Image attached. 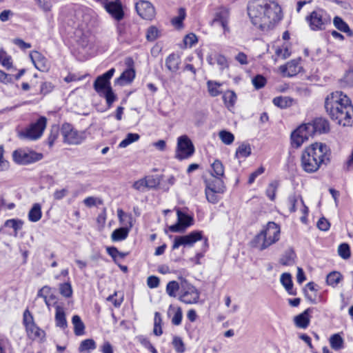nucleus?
<instances>
[{
  "label": "nucleus",
  "mask_w": 353,
  "mask_h": 353,
  "mask_svg": "<svg viewBox=\"0 0 353 353\" xmlns=\"http://www.w3.org/2000/svg\"><path fill=\"white\" fill-rule=\"evenodd\" d=\"M307 289L312 292H316L317 290L316 289V284L313 282H309L307 283L305 288L304 289V294L307 299L310 301L314 303L315 301V295H312L307 292Z\"/></svg>",
  "instance_id": "bf43d9fd"
},
{
  "label": "nucleus",
  "mask_w": 353,
  "mask_h": 353,
  "mask_svg": "<svg viewBox=\"0 0 353 353\" xmlns=\"http://www.w3.org/2000/svg\"><path fill=\"white\" fill-rule=\"evenodd\" d=\"M305 21L312 31L324 30L331 24V16L323 9L313 10L306 17Z\"/></svg>",
  "instance_id": "39448f33"
},
{
  "label": "nucleus",
  "mask_w": 353,
  "mask_h": 353,
  "mask_svg": "<svg viewBox=\"0 0 353 353\" xmlns=\"http://www.w3.org/2000/svg\"><path fill=\"white\" fill-rule=\"evenodd\" d=\"M0 63L1 65L9 69L12 67V58L3 50H0Z\"/></svg>",
  "instance_id": "8fccbe9b"
},
{
  "label": "nucleus",
  "mask_w": 353,
  "mask_h": 353,
  "mask_svg": "<svg viewBox=\"0 0 353 353\" xmlns=\"http://www.w3.org/2000/svg\"><path fill=\"white\" fill-rule=\"evenodd\" d=\"M172 345L177 353H183L185 351V345L182 339L174 336L172 340Z\"/></svg>",
  "instance_id": "09e8293b"
},
{
  "label": "nucleus",
  "mask_w": 353,
  "mask_h": 353,
  "mask_svg": "<svg viewBox=\"0 0 353 353\" xmlns=\"http://www.w3.org/2000/svg\"><path fill=\"white\" fill-rule=\"evenodd\" d=\"M229 18V11L225 8H219L214 16L212 23L220 25L223 27L224 30L228 28V21Z\"/></svg>",
  "instance_id": "4be33fe9"
},
{
  "label": "nucleus",
  "mask_w": 353,
  "mask_h": 353,
  "mask_svg": "<svg viewBox=\"0 0 353 353\" xmlns=\"http://www.w3.org/2000/svg\"><path fill=\"white\" fill-rule=\"evenodd\" d=\"M83 203L88 208L95 206L97 205L103 204V201L99 198L94 196H88L83 200Z\"/></svg>",
  "instance_id": "69168bd1"
},
{
  "label": "nucleus",
  "mask_w": 353,
  "mask_h": 353,
  "mask_svg": "<svg viewBox=\"0 0 353 353\" xmlns=\"http://www.w3.org/2000/svg\"><path fill=\"white\" fill-rule=\"evenodd\" d=\"M137 14L143 19L152 20L155 16V9L148 1L140 0L135 4Z\"/></svg>",
  "instance_id": "4468645a"
},
{
  "label": "nucleus",
  "mask_w": 353,
  "mask_h": 353,
  "mask_svg": "<svg viewBox=\"0 0 353 353\" xmlns=\"http://www.w3.org/2000/svg\"><path fill=\"white\" fill-rule=\"evenodd\" d=\"M251 154V148L250 144L243 143L236 149L235 157L237 159L247 158Z\"/></svg>",
  "instance_id": "f704fd0d"
},
{
  "label": "nucleus",
  "mask_w": 353,
  "mask_h": 353,
  "mask_svg": "<svg viewBox=\"0 0 353 353\" xmlns=\"http://www.w3.org/2000/svg\"><path fill=\"white\" fill-rule=\"evenodd\" d=\"M219 135L221 141L225 145L232 144L234 140V134L232 132L225 130L220 131Z\"/></svg>",
  "instance_id": "a18cd8bd"
},
{
  "label": "nucleus",
  "mask_w": 353,
  "mask_h": 353,
  "mask_svg": "<svg viewBox=\"0 0 353 353\" xmlns=\"http://www.w3.org/2000/svg\"><path fill=\"white\" fill-rule=\"evenodd\" d=\"M55 309L56 312L54 320L56 326L62 330L66 329L68 327V322L63 307L57 305H56Z\"/></svg>",
  "instance_id": "b1692460"
},
{
  "label": "nucleus",
  "mask_w": 353,
  "mask_h": 353,
  "mask_svg": "<svg viewBox=\"0 0 353 353\" xmlns=\"http://www.w3.org/2000/svg\"><path fill=\"white\" fill-rule=\"evenodd\" d=\"M183 42L186 47L191 48L197 42V37L193 33L188 34L185 37Z\"/></svg>",
  "instance_id": "338daca9"
},
{
  "label": "nucleus",
  "mask_w": 353,
  "mask_h": 353,
  "mask_svg": "<svg viewBox=\"0 0 353 353\" xmlns=\"http://www.w3.org/2000/svg\"><path fill=\"white\" fill-rule=\"evenodd\" d=\"M251 244L252 247L258 248L259 250H263L270 247V243L267 241L262 230L254 237Z\"/></svg>",
  "instance_id": "393cba45"
},
{
  "label": "nucleus",
  "mask_w": 353,
  "mask_h": 353,
  "mask_svg": "<svg viewBox=\"0 0 353 353\" xmlns=\"http://www.w3.org/2000/svg\"><path fill=\"white\" fill-rule=\"evenodd\" d=\"M160 36V31L155 26H150L146 32V39L148 41H154Z\"/></svg>",
  "instance_id": "5fc2aeb1"
},
{
  "label": "nucleus",
  "mask_w": 353,
  "mask_h": 353,
  "mask_svg": "<svg viewBox=\"0 0 353 353\" xmlns=\"http://www.w3.org/2000/svg\"><path fill=\"white\" fill-rule=\"evenodd\" d=\"M180 57L175 53L170 54L165 59V66L171 72H175L179 69Z\"/></svg>",
  "instance_id": "bb28decb"
},
{
  "label": "nucleus",
  "mask_w": 353,
  "mask_h": 353,
  "mask_svg": "<svg viewBox=\"0 0 353 353\" xmlns=\"http://www.w3.org/2000/svg\"><path fill=\"white\" fill-rule=\"evenodd\" d=\"M205 190H213L214 192H224V182L221 177L212 176L205 180Z\"/></svg>",
  "instance_id": "aec40b11"
},
{
  "label": "nucleus",
  "mask_w": 353,
  "mask_h": 353,
  "mask_svg": "<svg viewBox=\"0 0 353 353\" xmlns=\"http://www.w3.org/2000/svg\"><path fill=\"white\" fill-rule=\"evenodd\" d=\"M134 77V70L133 68H128L122 72L119 77L114 80V84L123 86L131 83Z\"/></svg>",
  "instance_id": "5701e85b"
},
{
  "label": "nucleus",
  "mask_w": 353,
  "mask_h": 353,
  "mask_svg": "<svg viewBox=\"0 0 353 353\" xmlns=\"http://www.w3.org/2000/svg\"><path fill=\"white\" fill-rule=\"evenodd\" d=\"M204 239L202 231L194 230L185 235L175 236L172 248L176 250L181 245L192 247L196 242Z\"/></svg>",
  "instance_id": "9d476101"
},
{
  "label": "nucleus",
  "mask_w": 353,
  "mask_h": 353,
  "mask_svg": "<svg viewBox=\"0 0 353 353\" xmlns=\"http://www.w3.org/2000/svg\"><path fill=\"white\" fill-rule=\"evenodd\" d=\"M140 136L137 133H128L125 138L120 142L119 147L121 148H126L130 144L138 141Z\"/></svg>",
  "instance_id": "a19ab883"
},
{
  "label": "nucleus",
  "mask_w": 353,
  "mask_h": 353,
  "mask_svg": "<svg viewBox=\"0 0 353 353\" xmlns=\"http://www.w3.org/2000/svg\"><path fill=\"white\" fill-rule=\"evenodd\" d=\"M117 216L122 227L129 228L130 230L133 227V217L131 214L126 213L121 209L117 210Z\"/></svg>",
  "instance_id": "a878e982"
},
{
  "label": "nucleus",
  "mask_w": 353,
  "mask_h": 353,
  "mask_svg": "<svg viewBox=\"0 0 353 353\" xmlns=\"http://www.w3.org/2000/svg\"><path fill=\"white\" fill-rule=\"evenodd\" d=\"M338 254L343 259H349L350 257V245L345 243L340 244L338 248Z\"/></svg>",
  "instance_id": "603ef678"
},
{
  "label": "nucleus",
  "mask_w": 353,
  "mask_h": 353,
  "mask_svg": "<svg viewBox=\"0 0 353 353\" xmlns=\"http://www.w3.org/2000/svg\"><path fill=\"white\" fill-rule=\"evenodd\" d=\"M280 281L281 284L290 294H296V292L293 290V283L292 280V276L290 273H283L281 276Z\"/></svg>",
  "instance_id": "cd10ccee"
},
{
  "label": "nucleus",
  "mask_w": 353,
  "mask_h": 353,
  "mask_svg": "<svg viewBox=\"0 0 353 353\" xmlns=\"http://www.w3.org/2000/svg\"><path fill=\"white\" fill-rule=\"evenodd\" d=\"M177 223L169 227L172 232H182L192 223V219L188 214L177 210Z\"/></svg>",
  "instance_id": "dca6fc26"
},
{
  "label": "nucleus",
  "mask_w": 353,
  "mask_h": 353,
  "mask_svg": "<svg viewBox=\"0 0 353 353\" xmlns=\"http://www.w3.org/2000/svg\"><path fill=\"white\" fill-rule=\"evenodd\" d=\"M252 83L255 89L259 90L265 85L267 80L263 75L257 74L252 78Z\"/></svg>",
  "instance_id": "864d4df0"
},
{
  "label": "nucleus",
  "mask_w": 353,
  "mask_h": 353,
  "mask_svg": "<svg viewBox=\"0 0 353 353\" xmlns=\"http://www.w3.org/2000/svg\"><path fill=\"white\" fill-rule=\"evenodd\" d=\"M185 10L184 8H181L178 12V16L174 17L172 19V23L176 27H181L183 23V21L185 17Z\"/></svg>",
  "instance_id": "13d9d810"
},
{
  "label": "nucleus",
  "mask_w": 353,
  "mask_h": 353,
  "mask_svg": "<svg viewBox=\"0 0 353 353\" xmlns=\"http://www.w3.org/2000/svg\"><path fill=\"white\" fill-rule=\"evenodd\" d=\"M207 85L208 92L212 97H216L221 94L219 88L221 85V83L210 80L207 82Z\"/></svg>",
  "instance_id": "c03bdc74"
},
{
  "label": "nucleus",
  "mask_w": 353,
  "mask_h": 353,
  "mask_svg": "<svg viewBox=\"0 0 353 353\" xmlns=\"http://www.w3.org/2000/svg\"><path fill=\"white\" fill-rule=\"evenodd\" d=\"M341 85L343 87H353V70L347 71L341 80Z\"/></svg>",
  "instance_id": "3c124183"
},
{
  "label": "nucleus",
  "mask_w": 353,
  "mask_h": 353,
  "mask_svg": "<svg viewBox=\"0 0 353 353\" xmlns=\"http://www.w3.org/2000/svg\"><path fill=\"white\" fill-rule=\"evenodd\" d=\"M343 276L339 272H332L327 274L326 282L327 285L335 287L342 280Z\"/></svg>",
  "instance_id": "58836bf2"
},
{
  "label": "nucleus",
  "mask_w": 353,
  "mask_h": 353,
  "mask_svg": "<svg viewBox=\"0 0 353 353\" xmlns=\"http://www.w3.org/2000/svg\"><path fill=\"white\" fill-rule=\"evenodd\" d=\"M26 329L29 337L33 339L40 338L44 334V332L41 330L35 323L29 325L28 326L26 327Z\"/></svg>",
  "instance_id": "4c0bfd02"
},
{
  "label": "nucleus",
  "mask_w": 353,
  "mask_h": 353,
  "mask_svg": "<svg viewBox=\"0 0 353 353\" xmlns=\"http://www.w3.org/2000/svg\"><path fill=\"white\" fill-rule=\"evenodd\" d=\"M212 176L221 177L224 176V166L220 160L216 159L212 164Z\"/></svg>",
  "instance_id": "e433bc0d"
},
{
  "label": "nucleus",
  "mask_w": 353,
  "mask_h": 353,
  "mask_svg": "<svg viewBox=\"0 0 353 353\" xmlns=\"http://www.w3.org/2000/svg\"><path fill=\"white\" fill-rule=\"evenodd\" d=\"M31 61L34 67L41 71L45 72L48 70V63L47 59L38 51H34L30 54Z\"/></svg>",
  "instance_id": "6ab92c4d"
},
{
  "label": "nucleus",
  "mask_w": 353,
  "mask_h": 353,
  "mask_svg": "<svg viewBox=\"0 0 353 353\" xmlns=\"http://www.w3.org/2000/svg\"><path fill=\"white\" fill-rule=\"evenodd\" d=\"M114 72L115 69L112 68L97 77L94 82L93 87L97 93L102 94V92L108 90V88H112L110 80L113 77Z\"/></svg>",
  "instance_id": "f8f14e48"
},
{
  "label": "nucleus",
  "mask_w": 353,
  "mask_h": 353,
  "mask_svg": "<svg viewBox=\"0 0 353 353\" xmlns=\"http://www.w3.org/2000/svg\"><path fill=\"white\" fill-rule=\"evenodd\" d=\"M274 105L284 109L290 107L292 105L293 99L289 97H277L272 101Z\"/></svg>",
  "instance_id": "72a5a7b5"
},
{
  "label": "nucleus",
  "mask_w": 353,
  "mask_h": 353,
  "mask_svg": "<svg viewBox=\"0 0 353 353\" xmlns=\"http://www.w3.org/2000/svg\"><path fill=\"white\" fill-rule=\"evenodd\" d=\"M301 59L292 60L286 65H281L280 70L284 76L289 77H294L299 73L302 69L300 65Z\"/></svg>",
  "instance_id": "a211bd4d"
},
{
  "label": "nucleus",
  "mask_w": 353,
  "mask_h": 353,
  "mask_svg": "<svg viewBox=\"0 0 353 353\" xmlns=\"http://www.w3.org/2000/svg\"><path fill=\"white\" fill-rule=\"evenodd\" d=\"M296 254L292 250H286L282 256L280 258L279 262L281 265L285 266H290L294 265Z\"/></svg>",
  "instance_id": "473e14b6"
},
{
  "label": "nucleus",
  "mask_w": 353,
  "mask_h": 353,
  "mask_svg": "<svg viewBox=\"0 0 353 353\" xmlns=\"http://www.w3.org/2000/svg\"><path fill=\"white\" fill-rule=\"evenodd\" d=\"M4 150L2 145H0V172H4L9 169L10 163L4 159Z\"/></svg>",
  "instance_id": "e2e57ef3"
},
{
  "label": "nucleus",
  "mask_w": 353,
  "mask_h": 353,
  "mask_svg": "<svg viewBox=\"0 0 353 353\" xmlns=\"http://www.w3.org/2000/svg\"><path fill=\"white\" fill-rule=\"evenodd\" d=\"M333 23L339 31L347 33L349 36L352 35V32L349 26L341 17L336 16L333 19Z\"/></svg>",
  "instance_id": "7c9ffc66"
},
{
  "label": "nucleus",
  "mask_w": 353,
  "mask_h": 353,
  "mask_svg": "<svg viewBox=\"0 0 353 353\" xmlns=\"http://www.w3.org/2000/svg\"><path fill=\"white\" fill-rule=\"evenodd\" d=\"M204 239L202 231L194 230L185 235L175 236L172 248L176 250L181 245L192 247L196 242Z\"/></svg>",
  "instance_id": "9b49d317"
},
{
  "label": "nucleus",
  "mask_w": 353,
  "mask_h": 353,
  "mask_svg": "<svg viewBox=\"0 0 353 353\" xmlns=\"http://www.w3.org/2000/svg\"><path fill=\"white\" fill-rule=\"evenodd\" d=\"M100 95L105 99L106 103L109 108L112 106L114 101L117 99V96L114 93L112 88H108V90H105V92H102V94Z\"/></svg>",
  "instance_id": "49530a36"
},
{
  "label": "nucleus",
  "mask_w": 353,
  "mask_h": 353,
  "mask_svg": "<svg viewBox=\"0 0 353 353\" xmlns=\"http://www.w3.org/2000/svg\"><path fill=\"white\" fill-rule=\"evenodd\" d=\"M39 7L45 12H49L51 10L52 4L50 0H34Z\"/></svg>",
  "instance_id": "0e129e2a"
},
{
  "label": "nucleus",
  "mask_w": 353,
  "mask_h": 353,
  "mask_svg": "<svg viewBox=\"0 0 353 353\" xmlns=\"http://www.w3.org/2000/svg\"><path fill=\"white\" fill-rule=\"evenodd\" d=\"M223 192H214L213 190H205V196L208 202L211 203H216L219 201V196L217 194L223 193Z\"/></svg>",
  "instance_id": "052dcab7"
},
{
  "label": "nucleus",
  "mask_w": 353,
  "mask_h": 353,
  "mask_svg": "<svg viewBox=\"0 0 353 353\" xmlns=\"http://www.w3.org/2000/svg\"><path fill=\"white\" fill-rule=\"evenodd\" d=\"M262 231L265 236L267 241L270 243V246L279 241L280 228L274 222H269Z\"/></svg>",
  "instance_id": "f3484780"
},
{
  "label": "nucleus",
  "mask_w": 353,
  "mask_h": 353,
  "mask_svg": "<svg viewBox=\"0 0 353 353\" xmlns=\"http://www.w3.org/2000/svg\"><path fill=\"white\" fill-rule=\"evenodd\" d=\"M325 108L330 118L338 124L353 125V106L348 97L342 92L336 91L327 95Z\"/></svg>",
  "instance_id": "f03ea898"
},
{
  "label": "nucleus",
  "mask_w": 353,
  "mask_h": 353,
  "mask_svg": "<svg viewBox=\"0 0 353 353\" xmlns=\"http://www.w3.org/2000/svg\"><path fill=\"white\" fill-rule=\"evenodd\" d=\"M215 61L221 70H223L225 68H228V60L225 56L215 53Z\"/></svg>",
  "instance_id": "680f3d73"
},
{
  "label": "nucleus",
  "mask_w": 353,
  "mask_h": 353,
  "mask_svg": "<svg viewBox=\"0 0 353 353\" xmlns=\"http://www.w3.org/2000/svg\"><path fill=\"white\" fill-rule=\"evenodd\" d=\"M146 186L148 189L155 188L159 184V181L153 176H148L145 177Z\"/></svg>",
  "instance_id": "774afa93"
},
{
  "label": "nucleus",
  "mask_w": 353,
  "mask_h": 353,
  "mask_svg": "<svg viewBox=\"0 0 353 353\" xmlns=\"http://www.w3.org/2000/svg\"><path fill=\"white\" fill-rule=\"evenodd\" d=\"M97 347L95 341L92 339H88L81 341L79 351L82 353H88Z\"/></svg>",
  "instance_id": "c9c22d12"
},
{
  "label": "nucleus",
  "mask_w": 353,
  "mask_h": 353,
  "mask_svg": "<svg viewBox=\"0 0 353 353\" xmlns=\"http://www.w3.org/2000/svg\"><path fill=\"white\" fill-rule=\"evenodd\" d=\"M330 345L334 350H339L343 347V339L339 334H334L330 339Z\"/></svg>",
  "instance_id": "ea45409f"
},
{
  "label": "nucleus",
  "mask_w": 353,
  "mask_h": 353,
  "mask_svg": "<svg viewBox=\"0 0 353 353\" xmlns=\"http://www.w3.org/2000/svg\"><path fill=\"white\" fill-rule=\"evenodd\" d=\"M60 294L66 298H69L72 295V289L70 283H63L59 286Z\"/></svg>",
  "instance_id": "6e6d98bb"
},
{
  "label": "nucleus",
  "mask_w": 353,
  "mask_h": 353,
  "mask_svg": "<svg viewBox=\"0 0 353 353\" xmlns=\"http://www.w3.org/2000/svg\"><path fill=\"white\" fill-rule=\"evenodd\" d=\"M42 216L41 206L39 203H34L28 212V219L31 222L39 221Z\"/></svg>",
  "instance_id": "c756f323"
},
{
  "label": "nucleus",
  "mask_w": 353,
  "mask_h": 353,
  "mask_svg": "<svg viewBox=\"0 0 353 353\" xmlns=\"http://www.w3.org/2000/svg\"><path fill=\"white\" fill-rule=\"evenodd\" d=\"M312 312V309L309 307L304 310L302 313L294 318L295 325L301 329H305L308 327L310 319V314Z\"/></svg>",
  "instance_id": "412c9836"
},
{
  "label": "nucleus",
  "mask_w": 353,
  "mask_h": 353,
  "mask_svg": "<svg viewBox=\"0 0 353 353\" xmlns=\"http://www.w3.org/2000/svg\"><path fill=\"white\" fill-rule=\"evenodd\" d=\"M130 231L129 228L126 227L115 229L111 234L112 241H121L125 240L128 237Z\"/></svg>",
  "instance_id": "c85d7f7f"
},
{
  "label": "nucleus",
  "mask_w": 353,
  "mask_h": 353,
  "mask_svg": "<svg viewBox=\"0 0 353 353\" xmlns=\"http://www.w3.org/2000/svg\"><path fill=\"white\" fill-rule=\"evenodd\" d=\"M330 130L328 121L323 118H316L311 123L298 127L291 134V143L294 148H299L304 141L316 133H327Z\"/></svg>",
  "instance_id": "20e7f679"
},
{
  "label": "nucleus",
  "mask_w": 353,
  "mask_h": 353,
  "mask_svg": "<svg viewBox=\"0 0 353 353\" xmlns=\"http://www.w3.org/2000/svg\"><path fill=\"white\" fill-rule=\"evenodd\" d=\"M4 225L7 228H12L14 231V236L17 235L18 230H21L23 225V221L19 219H8L7 220Z\"/></svg>",
  "instance_id": "37998d69"
},
{
  "label": "nucleus",
  "mask_w": 353,
  "mask_h": 353,
  "mask_svg": "<svg viewBox=\"0 0 353 353\" xmlns=\"http://www.w3.org/2000/svg\"><path fill=\"white\" fill-rule=\"evenodd\" d=\"M43 158L41 153L33 150L19 148L12 152V159L17 164L28 165L40 161Z\"/></svg>",
  "instance_id": "6e6552de"
},
{
  "label": "nucleus",
  "mask_w": 353,
  "mask_h": 353,
  "mask_svg": "<svg viewBox=\"0 0 353 353\" xmlns=\"http://www.w3.org/2000/svg\"><path fill=\"white\" fill-rule=\"evenodd\" d=\"M104 8L116 21H120L124 17L123 5L120 0L107 1L104 3Z\"/></svg>",
  "instance_id": "ddd939ff"
},
{
  "label": "nucleus",
  "mask_w": 353,
  "mask_h": 353,
  "mask_svg": "<svg viewBox=\"0 0 353 353\" xmlns=\"http://www.w3.org/2000/svg\"><path fill=\"white\" fill-rule=\"evenodd\" d=\"M61 134L63 138V142L68 145H79L86 138L83 131H78L68 123H65L61 128Z\"/></svg>",
  "instance_id": "0eeeda50"
},
{
  "label": "nucleus",
  "mask_w": 353,
  "mask_h": 353,
  "mask_svg": "<svg viewBox=\"0 0 353 353\" xmlns=\"http://www.w3.org/2000/svg\"><path fill=\"white\" fill-rule=\"evenodd\" d=\"M179 288V284L177 281H170L166 285V293L171 297H175L176 296V292Z\"/></svg>",
  "instance_id": "de8ad7c7"
},
{
  "label": "nucleus",
  "mask_w": 353,
  "mask_h": 353,
  "mask_svg": "<svg viewBox=\"0 0 353 353\" xmlns=\"http://www.w3.org/2000/svg\"><path fill=\"white\" fill-rule=\"evenodd\" d=\"M47 119L41 116L38 119L32 123L26 130L19 132L21 139L34 141L39 139L43 134L46 128Z\"/></svg>",
  "instance_id": "423d86ee"
},
{
  "label": "nucleus",
  "mask_w": 353,
  "mask_h": 353,
  "mask_svg": "<svg viewBox=\"0 0 353 353\" xmlns=\"http://www.w3.org/2000/svg\"><path fill=\"white\" fill-rule=\"evenodd\" d=\"M223 99L225 103V104L228 107H232L234 106L236 100V95L234 92L232 90H228L224 92L223 95Z\"/></svg>",
  "instance_id": "79ce46f5"
},
{
  "label": "nucleus",
  "mask_w": 353,
  "mask_h": 353,
  "mask_svg": "<svg viewBox=\"0 0 353 353\" xmlns=\"http://www.w3.org/2000/svg\"><path fill=\"white\" fill-rule=\"evenodd\" d=\"M74 325V332L77 336H82L85 333V325L79 315H74L72 318Z\"/></svg>",
  "instance_id": "2f4dec72"
},
{
  "label": "nucleus",
  "mask_w": 353,
  "mask_h": 353,
  "mask_svg": "<svg viewBox=\"0 0 353 353\" xmlns=\"http://www.w3.org/2000/svg\"><path fill=\"white\" fill-rule=\"evenodd\" d=\"M248 14L252 23L263 32L274 28L283 17L281 8L274 0H251Z\"/></svg>",
  "instance_id": "f257e3e1"
},
{
  "label": "nucleus",
  "mask_w": 353,
  "mask_h": 353,
  "mask_svg": "<svg viewBox=\"0 0 353 353\" xmlns=\"http://www.w3.org/2000/svg\"><path fill=\"white\" fill-rule=\"evenodd\" d=\"M194 146L187 135H182L177 139L175 158L183 160L190 158L194 153Z\"/></svg>",
  "instance_id": "1a4fd4ad"
},
{
  "label": "nucleus",
  "mask_w": 353,
  "mask_h": 353,
  "mask_svg": "<svg viewBox=\"0 0 353 353\" xmlns=\"http://www.w3.org/2000/svg\"><path fill=\"white\" fill-rule=\"evenodd\" d=\"M199 299V293L192 285H182L179 300L186 304H192L197 302Z\"/></svg>",
  "instance_id": "2eb2a0df"
},
{
  "label": "nucleus",
  "mask_w": 353,
  "mask_h": 353,
  "mask_svg": "<svg viewBox=\"0 0 353 353\" xmlns=\"http://www.w3.org/2000/svg\"><path fill=\"white\" fill-rule=\"evenodd\" d=\"M330 150L327 145L315 143L306 148L301 155V167L308 173L316 172L322 164L330 162Z\"/></svg>",
  "instance_id": "7ed1b4c3"
},
{
  "label": "nucleus",
  "mask_w": 353,
  "mask_h": 353,
  "mask_svg": "<svg viewBox=\"0 0 353 353\" xmlns=\"http://www.w3.org/2000/svg\"><path fill=\"white\" fill-rule=\"evenodd\" d=\"M300 196L295 194H292L289 195L288 198V205L289 208V211L292 212H294L296 210V205L299 199Z\"/></svg>",
  "instance_id": "4d7b16f0"
}]
</instances>
